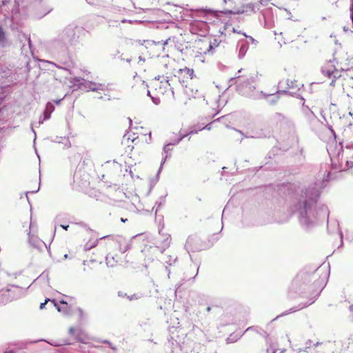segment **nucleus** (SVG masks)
I'll return each mask as SVG.
<instances>
[{
  "label": "nucleus",
  "mask_w": 353,
  "mask_h": 353,
  "mask_svg": "<svg viewBox=\"0 0 353 353\" xmlns=\"http://www.w3.org/2000/svg\"><path fill=\"white\" fill-rule=\"evenodd\" d=\"M174 43V37L168 38L163 44L148 41L141 46L139 50L143 57L152 59L159 57L162 50L167 53L171 52V48Z\"/></svg>",
  "instance_id": "f257e3e1"
},
{
  "label": "nucleus",
  "mask_w": 353,
  "mask_h": 353,
  "mask_svg": "<svg viewBox=\"0 0 353 353\" xmlns=\"http://www.w3.org/2000/svg\"><path fill=\"white\" fill-rule=\"evenodd\" d=\"M183 104H192L196 100L203 97L201 93L198 89L197 85L194 82H190L188 84L182 85V88H178L176 96Z\"/></svg>",
  "instance_id": "f03ea898"
},
{
  "label": "nucleus",
  "mask_w": 353,
  "mask_h": 353,
  "mask_svg": "<svg viewBox=\"0 0 353 353\" xmlns=\"http://www.w3.org/2000/svg\"><path fill=\"white\" fill-rule=\"evenodd\" d=\"M148 95L152 99H159L164 95L169 94L170 92L173 97H175V92L173 88H171L168 80H152L148 85Z\"/></svg>",
  "instance_id": "7ed1b4c3"
},
{
  "label": "nucleus",
  "mask_w": 353,
  "mask_h": 353,
  "mask_svg": "<svg viewBox=\"0 0 353 353\" xmlns=\"http://www.w3.org/2000/svg\"><path fill=\"white\" fill-rule=\"evenodd\" d=\"M100 239H104V244L110 250H118L124 253L130 248L129 241L122 236L106 235L100 237Z\"/></svg>",
  "instance_id": "20e7f679"
},
{
  "label": "nucleus",
  "mask_w": 353,
  "mask_h": 353,
  "mask_svg": "<svg viewBox=\"0 0 353 353\" xmlns=\"http://www.w3.org/2000/svg\"><path fill=\"white\" fill-rule=\"evenodd\" d=\"M193 77L194 70L186 67L179 69L174 74V79H177L179 82L181 83L179 88H182V85L188 84L190 82H194L192 81Z\"/></svg>",
  "instance_id": "39448f33"
},
{
  "label": "nucleus",
  "mask_w": 353,
  "mask_h": 353,
  "mask_svg": "<svg viewBox=\"0 0 353 353\" xmlns=\"http://www.w3.org/2000/svg\"><path fill=\"white\" fill-rule=\"evenodd\" d=\"M185 246L192 252H197L208 248L209 245L202 242L196 236H190L186 241Z\"/></svg>",
  "instance_id": "423d86ee"
},
{
  "label": "nucleus",
  "mask_w": 353,
  "mask_h": 353,
  "mask_svg": "<svg viewBox=\"0 0 353 353\" xmlns=\"http://www.w3.org/2000/svg\"><path fill=\"white\" fill-rule=\"evenodd\" d=\"M321 72L328 79H332L331 84L334 81V79L338 74V71L331 61H327L322 66Z\"/></svg>",
  "instance_id": "0eeeda50"
},
{
  "label": "nucleus",
  "mask_w": 353,
  "mask_h": 353,
  "mask_svg": "<svg viewBox=\"0 0 353 353\" xmlns=\"http://www.w3.org/2000/svg\"><path fill=\"white\" fill-rule=\"evenodd\" d=\"M140 137L139 136L136 137L130 138V137H123L121 144L125 148V152L130 154L133 150L134 145H137L140 141Z\"/></svg>",
  "instance_id": "6e6552de"
},
{
  "label": "nucleus",
  "mask_w": 353,
  "mask_h": 353,
  "mask_svg": "<svg viewBox=\"0 0 353 353\" xmlns=\"http://www.w3.org/2000/svg\"><path fill=\"white\" fill-rule=\"evenodd\" d=\"M163 225L162 227L159 228V233L161 236V243L160 245H157L154 248L159 250L161 252H163L166 248H168L171 242V237L170 234H165L163 232Z\"/></svg>",
  "instance_id": "1a4fd4ad"
},
{
  "label": "nucleus",
  "mask_w": 353,
  "mask_h": 353,
  "mask_svg": "<svg viewBox=\"0 0 353 353\" xmlns=\"http://www.w3.org/2000/svg\"><path fill=\"white\" fill-rule=\"evenodd\" d=\"M29 244L37 249H41L42 246L45 245L43 241H41L38 235L28 236Z\"/></svg>",
  "instance_id": "9d476101"
},
{
  "label": "nucleus",
  "mask_w": 353,
  "mask_h": 353,
  "mask_svg": "<svg viewBox=\"0 0 353 353\" xmlns=\"http://www.w3.org/2000/svg\"><path fill=\"white\" fill-rule=\"evenodd\" d=\"M327 230L330 233H337L342 238V232L339 228V222H327Z\"/></svg>",
  "instance_id": "9b49d317"
},
{
  "label": "nucleus",
  "mask_w": 353,
  "mask_h": 353,
  "mask_svg": "<svg viewBox=\"0 0 353 353\" xmlns=\"http://www.w3.org/2000/svg\"><path fill=\"white\" fill-rule=\"evenodd\" d=\"M28 228V236L37 235L39 230L37 222H30Z\"/></svg>",
  "instance_id": "f8f14e48"
},
{
  "label": "nucleus",
  "mask_w": 353,
  "mask_h": 353,
  "mask_svg": "<svg viewBox=\"0 0 353 353\" xmlns=\"http://www.w3.org/2000/svg\"><path fill=\"white\" fill-rule=\"evenodd\" d=\"M51 302L54 304V306L56 307L59 312H63L64 314H68L69 312L68 307H66L65 305L59 306L56 302L55 300L52 299Z\"/></svg>",
  "instance_id": "ddd939ff"
},
{
  "label": "nucleus",
  "mask_w": 353,
  "mask_h": 353,
  "mask_svg": "<svg viewBox=\"0 0 353 353\" xmlns=\"http://www.w3.org/2000/svg\"><path fill=\"white\" fill-rule=\"evenodd\" d=\"M99 241H104V239H100V238L94 240L92 243H85V245H84V250H90L91 248L95 247L98 242Z\"/></svg>",
  "instance_id": "4468645a"
},
{
  "label": "nucleus",
  "mask_w": 353,
  "mask_h": 353,
  "mask_svg": "<svg viewBox=\"0 0 353 353\" xmlns=\"http://www.w3.org/2000/svg\"><path fill=\"white\" fill-rule=\"evenodd\" d=\"M106 263L108 266L113 267L114 266L117 261H113L112 259H110V253H108L105 257Z\"/></svg>",
  "instance_id": "2eb2a0df"
},
{
  "label": "nucleus",
  "mask_w": 353,
  "mask_h": 353,
  "mask_svg": "<svg viewBox=\"0 0 353 353\" xmlns=\"http://www.w3.org/2000/svg\"><path fill=\"white\" fill-rule=\"evenodd\" d=\"M276 117L278 121L281 122L285 121V117L281 113H276Z\"/></svg>",
  "instance_id": "dca6fc26"
},
{
  "label": "nucleus",
  "mask_w": 353,
  "mask_h": 353,
  "mask_svg": "<svg viewBox=\"0 0 353 353\" xmlns=\"http://www.w3.org/2000/svg\"><path fill=\"white\" fill-rule=\"evenodd\" d=\"M312 341L311 340H307L305 343L306 344V347L304 350H303V352H308V349L310 348V346L312 345Z\"/></svg>",
  "instance_id": "f3484780"
},
{
  "label": "nucleus",
  "mask_w": 353,
  "mask_h": 353,
  "mask_svg": "<svg viewBox=\"0 0 353 353\" xmlns=\"http://www.w3.org/2000/svg\"><path fill=\"white\" fill-rule=\"evenodd\" d=\"M5 39V34L3 28L0 26V41H3Z\"/></svg>",
  "instance_id": "a211bd4d"
},
{
  "label": "nucleus",
  "mask_w": 353,
  "mask_h": 353,
  "mask_svg": "<svg viewBox=\"0 0 353 353\" xmlns=\"http://www.w3.org/2000/svg\"><path fill=\"white\" fill-rule=\"evenodd\" d=\"M211 128H212V127H211V123H210V124H207V125H206L205 127H203V128H200V129H199L198 130H195V131H194V133H196L198 131H200V130H203V129H206V130H211Z\"/></svg>",
  "instance_id": "6ab92c4d"
},
{
  "label": "nucleus",
  "mask_w": 353,
  "mask_h": 353,
  "mask_svg": "<svg viewBox=\"0 0 353 353\" xmlns=\"http://www.w3.org/2000/svg\"><path fill=\"white\" fill-rule=\"evenodd\" d=\"M52 300H50V299H47L45 300V302L44 303H41V305H40V309H43L45 305H46V303L48 302V301H51Z\"/></svg>",
  "instance_id": "aec40b11"
},
{
  "label": "nucleus",
  "mask_w": 353,
  "mask_h": 353,
  "mask_svg": "<svg viewBox=\"0 0 353 353\" xmlns=\"http://www.w3.org/2000/svg\"><path fill=\"white\" fill-rule=\"evenodd\" d=\"M219 45V43L217 42L216 39H214L213 42H210L209 46L210 48H212L213 46H217Z\"/></svg>",
  "instance_id": "412c9836"
},
{
  "label": "nucleus",
  "mask_w": 353,
  "mask_h": 353,
  "mask_svg": "<svg viewBox=\"0 0 353 353\" xmlns=\"http://www.w3.org/2000/svg\"><path fill=\"white\" fill-rule=\"evenodd\" d=\"M60 303L63 304V305H65L66 307H68V303L65 301H63V300L60 301Z\"/></svg>",
  "instance_id": "4be33fe9"
},
{
  "label": "nucleus",
  "mask_w": 353,
  "mask_h": 353,
  "mask_svg": "<svg viewBox=\"0 0 353 353\" xmlns=\"http://www.w3.org/2000/svg\"><path fill=\"white\" fill-rule=\"evenodd\" d=\"M69 332H70V334H74V329L73 327H70Z\"/></svg>",
  "instance_id": "5701e85b"
},
{
  "label": "nucleus",
  "mask_w": 353,
  "mask_h": 353,
  "mask_svg": "<svg viewBox=\"0 0 353 353\" xmlns=\"http://www.w3.org/2000/svg\"><path fill=\"white\" fill-rule=\"evenodd\" d=\"M128 299H129L130 300H132V299H137V297L136 294H133V295H132V296H130H130H128Z\"/></svg>",
  "instance_id": "b1692460"
},
{
  "label": "nucleus",
  "mask_w": 353,
  "mask_h": 353,
  "mask_svg": "<svg viewBox=\"0 0 353 353\" xmlns=\"http://www.w3.org/2000/svg\"><path fill=\"white\" fill-rule=\"evenodd\" d=\"M151 139V136H150V132L149 133V136L148 137H147L145 135V141L147 142L148 140H150Z\"/></svg>",
  "instance_id": "393cba45"
},
{
  "label": "nucleus",
  "mask_w": 353,
  "mask_h": 353,
  "mask_svg": "<svg viewBox=\"0 0 353 353\" xmlns=\"http://www.w3.org/2000/svg\"><path fill=\"white\" fill-rule=\"evenodd\" d=\"M61 227L65 230H67L68 228L69 227V225H61Z\"/></svg>",
  "instance_id": "a878e982"
},
{
  "label": "nucleus",
  "mask_w": 353,
  "mask_h": 353,
  "mask_svg": "<svg viewBox=\"0 0 353 353\" xmlns=\"http://www.w3.org/2000/svg\"><path fill=\"white\" fill-rule=\"evenodd\" d=\"M105 343H106L109 344V345L110 346V347H111L112 349H113V350H114V349H115V348H114V347H113V346L112 345V344H111L109 341H105Z\"/></svg>",
  "instance_id": "bb28decb"
},
{
  "label": "nucleus",
  "mask_w": 353,
  "mask_h": 353,
  "mask_svg": "<svg viewBox=\"0 0 353 353\" xmlns=\"http://www.w3.org/2000/svg\"><path fill=\"white\" fill-rule=\"evenodd\" d=\"M350 11L351 14L353 13V3L350 6Z\"/></svg>",
  "instance_id": "cd10ccee"
},
{
  "label": "nucleus",
  "mask_w": 353,
  "mask_h": 353,
  "mask_svg": "<svg viewBox=\"0 0 353 353\" xmlns=\"http://www.w3.org/2000/svg\"><path fill=\"white\" fill-rule=\"evenodd\" d=\"M110 259H112L113 261H117L114 256L110 255Z\"/></svg>",
  "instance_id": "c85d7f7f"
},
{
  "label": "nucleus",
  "mask_w": 353,
  "mask_h": 353,
  "mask_svg": "<svg viewBox=\"0 0 353 353\" xmlns=\"http://www.w3.org/2000/svg\"><path fill=\"white\" fill-rule=\"evenodd\" d=\"M320 344H321V343L316 342V343L314 344V346L316 347V346L319 345Z\"/></svg>",
  "instance_id": "c756f323"
},
{
  "label": "nucleus",
  "mask_w": 353,
  "mask_h": 353,
  "mask_svg": "<svg viewBox=\"0 0 353 353\" xmlns=\"http://www.w3.org/2000/svg\"><path fill=\"white\" fill-rule=\"evenodd\" d=\"M343 30L347 32L348 30V28H346L345 26L343 27Z\"/></svg>",
  "instance_id": "7c9ffc66"
},
{
  "label": "nucleus",
  "mask_w": 353,
  "mask_h": 353,
  "mask_svg": "<svg viewBox=\"0 0 353 353\" xmlns=\"http://www.w3.org/2000/svg\"><path fill=\"white\" fill-rule=\"evenodd\" d=\"M220 226H221V230H222L223 228V222H221Z\"/></svg>",
  "instance_id": "2f4dec72"
},
{
  "label": "nucleus",
  "mask_w": 353,
  "mask_h": 353,
  "mask_svg": "<svg viewBox=\"0 0 353 353\" xmlns=\"http://www.w3.org/2000/svg\"><path fill=\"white\" fill-rule=\"evenodd\" d=\"M119 296H123L124 295H123L121 292H119Z\"/></svg>",
  "instance_id": "473e14b6"
},
{
  "label": "nucleus",
  "mask_w": 353,
  "mask_h": 353,
  "mask_svg": "<svg viewBox=\"0 0 353 353\" xmlns=\"http://www.w3.org/2000/svg\"><path fill=\"white\" fill-rule=\"evenodd\" d=\"M210 310H211L210 307H207V310H208V312H210Z\"/></svg>",
  "instance_id": "72a5a7b5"
},
{
  "label": "nucleus",
  "mask_w": 353,
  "mask_h": 353,
  "mask_svg": "<svg viewBox=\"0 0 353 353\" xmlns=\"http://www.w3.org/2000/svg\"><path fill=\"white\" fill-rule=\"evenodd\" d=\"M5 353H14V352H12V351H8V352H6Z\"/></svg>",
  "instance_id": "f704fd0d"
},
{
  "label": "nucleus",
  "mask_w": 353,
  "mask_h": 353,
  "mask_svg": "<svg viewBox=\"0 0 353 353\" xmlns=\"http://www.w3.org/2000/svg\"><path fill=\"white\" fill-rule=\"evenodd\" d=\"M121 221H127V219H123V218H121Z\"/></svg>",
  "instance_id": "c9c22d12"
},
{
  "label": "nucleus",
  "mask_w": 353,
  "mask_h": 353,
  "mask_svg": "<svg viewBox=\"0 0 353 353\" xmlns=\"http://www.w3.org/2000/svg\"><path fill=\"white\" fill-rule=\"evenodd\" d=\"M306 306H307V305H305L302 306V307H301V308L305 307Z\"/></svg>",
  "instance_id": "e433bc0d"
},
{
  "label": "nucleus",
  "mask_w": 353,
  "mask_h": 353,
  "mask_svg": "<svg viewBox=\"0 0 353 353\" xmlns=\"http://www.w3.org/2000/svg\"><path fill=\"white\" fill-rule=\"evenodd\" d=\"M251 328H252V327H248V328H247V330H246V331H247V330H250Z\"/></svg>",
  "instance_id": "4c0bfd02"
},
{
  "label": "nucleus",
  "mask_w": 353,
  "mask_h": 353,
  "mask_svg": "<svg viewBox=\"0 0 353 353\" xmlns=\"http://www.w3.org/2000/svg\"><path fill=\"white\" fill-rule=\"evenodd\" d=\"M267 353H271V351H268H268H267Z\"/></svg>",
  "instance_id": "58836bf2"
},
{
  "label": "nucleus",
  "mask_w": 353,
  "mask_h": 353,
  "mask_svg": "<svg viewBox=\"0 0 353 353\" xmlns=\"http://www.w3.org/2000/svg\"><path fill=\"white\" fill-rule=\"evenodd\" d=\"M267 353H271V351H268H268H267Z\"/></svg>",
  "instance_id": "ea45409f"
}]
</instances>
